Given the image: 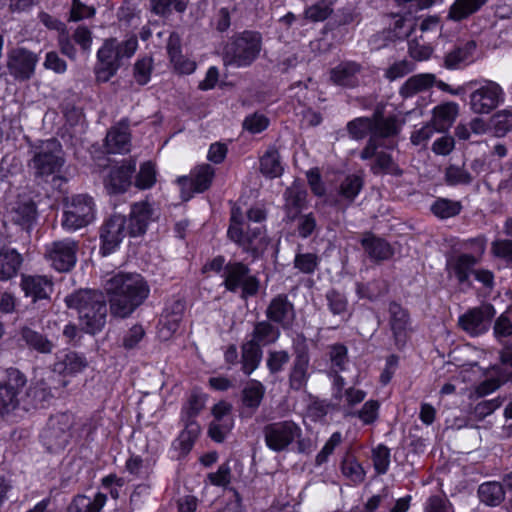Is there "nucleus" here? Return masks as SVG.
Listing matches in <instances>:
<instances>
[{
    "instance_id": "f257e3e1",
    "label": "nucleus",
    "mask_w": 512,
    "mask_h": 512,
    "mask_svg": "<svg viewBox=\"0 0 512 512\" xmlns=\"http://www.w3.org/2000/svg\"><path fill=\"white\" fill-rule=\"evenodd\" d=\"M104 288L110 295L112 313L119 317L130 315L150 293L147 281L138 273L119 272L106 280Z\"/></svg>"
},
{
    "instance_id": "f03ea898",
    "label": "nucleus",
    "mask_w": 512,
    "mask_h": 512,
    "mask_svg": "<svg viewBox=\"0 0 512 512\" xmlns=\"http://www.w3.org/2000/svg\"><path fill=\"white\" fill-rule=\"evenodd\" d=\"M265 219V212L260 207H253L247 212V220L238 208H233L228 237L245 252L257 255L267 245L265 229L261 222Z\"/></svg>"
},
{
    "instance_id": "7ed1b4c3",
    "label": "nucleus",
    "mask_w": 512,
    "mask_h": 512,
    "mask_svg": "<svg viewBox=\"0 0 512 512\" xmlns=\"http://www.w3.org/2000/svg\"><path fill=\"white\" fill-rule=\"evenodd\" d=\"M403 122L398 116L383 117L380 112H376L373 119L357 118L351 121L347 128L354 139H362L370 133L369 143L361 153V158L366 160L374 155L378 141L387 139L389 143H393L391 137L398 134Z\"/></svg>"
},
{
    "instance_id": "20e7f679",
    "label": "nucleus",
    "mask_w": 512,
    "mask_h": 512,
    "mask_svg": "<svg viewBox=\"0 0 512 512\" xmlns=\"http://www.w3.org/2000/svg\"><path fill=\"white\" fill-rule=\"evenodd\" d=\"M69 308L78 311L80 324L86 332L95 334L106 322L107 306L102 293L91 290H81L66 297Z\"/></svg>"
},
{
    "instance_id": "39448f33",
    "label": "nucleus",
    "mask_w": 512,
    "mask_h": 512,
    "mask_svg": "<svg viewBox=\"0 0 512 512\" xmlns=\"http://www.w3.org/2000/svg\"><path fill=\"white\" fill-rule=\"evenodd\" d=\"M137 48L138 41L135 36H131L121 43L115 38L105 40L97 52V79L107 82L116 74L120 67V61L132 57Z\"/></svg>"
},
{
    "instance_id": "423d86ee",
    "label": "nucleus",
    "mask_w": 512,
    "mask_h": 512,
    "mask_svg": "<svg viewBox=\"0 0 512 512\" xmlns=\"http://www.w3.org/2000/svg\"><path fill=\"white\" fill-rule=\"evenodd\" d=\"M501 366L504 372H501L499 367H492L483 372L476 364H470L461 369L460 375L463 382H474L484 376L485 379L477 386L476 391L479 395H487L494 392L503 382L512 378V345L503 349Z\"/></svg>"
},
{
    "instance_id": "0eeeda50",
    "label": "nucleus",
    "mask_w": 512,
    "mask_h": 512,
    "mask_svg": "<svg viewBox=\"0 0 512 512\" xmlns=\"http://www.w3.org/2000/svg\"><path fill=\"white\" fill-rule=\"evenodd\" d=\"M262 46L261 35L244 31L234 36L224 49V60L236 67H247L259 56Z\"/></svg>"
},
{
    "instance_id": "6e6552de",
    "label": "nucleus",
    "mask_w": 512,
    "mask_h": 512,
    "mask_svg": "<svg viewBox=\"0 0 512 512\" xmlns=\"http://www.w3.org/2000/svg\"><path fill=\"white\" fill-rule=\"evenodd\" d=\"M467 86L471 90L469 107L474 114H489L504 101V91L495 81L473 80Z\"/></svg>"
},
{
    "instance_id": "1a4fd4ad",
    "label": "nucleus",
    "mask_w": 512,
    "mask_h": 512,
    "mask_svg": "<svg viewBox=\"0 0 512 512\" xmlns=\"http://www.w3.org/2000/svg\"><path fill=\"white\" fill-rule=\"evenodd\" d=\"M62 146L56 139H49L41 142L36 148L32 160V168L40 177L53 176L59 178V173L64 165Z\"/></svg>"
},
{
    "instance_id": "9d476101",
    "label": "nucleus",
    "mask_w": 512,
    "mask_h": 512,
    "mask_svg": "<svg viewBox=\"0 0 512 512\" xmlns=\"http://www.w3.org/2000/svg\"><path fill=\"white\" fill-rule=\"evenodd\" d=\"M95 219V204L87 195H76L67 203L62 226L68 231L79 230Z\"/></svg>"
},
{
    "instance_id": "9b49d317",
    "label": "nucleus",
    "mask_w": 512,
    "mask_h": 512,
    "mask_svg": "<svg viewBox=\"0 0 512 512\" xmlns=\"http://www.w3.org/2000/svg\"><path fill=\"white\" fill-rule=\"evenodd\" d=\"M301 435V428L289 420L271 423L264 429L265 443L269 449L275 452L285 450Z\"/></svg>"
},
{
    "instance_id": "f8f14e48",
    "label": "nucleus",
    "mask_w": 512,
    "mask_h": 512,
    "mask_svg": "<svg viewBox=\"0 0 512 512\" xmlns=\"http://www.w3.org/2000/svg\"><path fill=\"white\" fill-rule=\"evenodd\" d=\"M224 285L231 292L241 289L243 297L256 294L259 288L257 279L249 274L248 268L242 263H230L225 266Z\"/></svg>"
},
{
    "instance_id": "ddd939ff",
    "label": "nucleus",
    "mask_w": 512,
    "mask_h": 512,
    "mask_svg": "<svg viewBox=\"0 0 512 512\" xmlns=\"http://www.w3.org/2000/svg\"><path fill=\"white\" fill-rule=\"evenodd\" d=\"M495 309L492 305L486 304L472 308L459 317L458 323L463 331L472 337L485 334L495 316Z\"/></svg>"
},
{
    "instance_id": "4468645a",
    "label": "nucleus",
    "mask_w": 512,
    "mask_h": 512,
    "mask_svg": "<svg viewBox=\"0 0 512 512\" xmlns=\"http://www.w3.org/2000/svg\"><path fill=\"white\" fill-rule=\"evenodd\" d=\"M77 250V242L73 239L56 241L46 246V258L55 270L66 272L76 264Z\"/></svg>"
},
{
    "instance_id": "2eb2a0df",
    "label": "nucleus",
    "mask_w": 512,
    "mask_h": 512,
    "mask_svg": "<svg viewBox=\"0 0 512 512\" xmlns=\"http://www.w3.org/2000/svg\"><path fill=\"white\" fill-rule=\"evenodd\" d=\"M126 218L122 215H113L101 228V252L103 255L113 253L125 238L127 232Z\"/></svg>"
},
{
    "instance_id": "dca6fc26",
    "label": "nucleus",
    "mask_w": 512,
    "mask_h": 512,
    "mask_svg": "<svg viewBox=\"0 0 512 512\" xmlns=\"http://www.w3.org/2000/svg\"><path fill=\"white\" fill-rule=\"evenodd\" d=\"M214 169L208 164H202L195 167L190 174V177H180L178 183L181 187V195L184 200L191 198L192 192H203L207 190L213 180Z\"/></svg>"
},
{
    "instance_id": "f3484780",
    "label": "nucleus",
    "mask_w": 512,
    "mask_h": 512,
    "mask_svg": "<svg viewBox=\"0 0 512 512\" xmlns=\"http://www.w3.org/2000/svg\"><path fill=\"white\" fill-rule=\"evenodd\" d=\"M213 420L209 426V436L216 442H222L234 427L232 405L220 401L212 407Z\"/></svg>"
},
{
    "instance_id": "a211bd4d",
    "label": "nucleus",
    "mask_w": 512,
    "mask_h": 512,
    "mask_svg": "<svg viewBox=\"0 0 512 512\" xmlns=\"http://www.w3.org/2000/svg\"><path fill=\"white\" fill-rule=\"evenodd\" d=\"M37 62L36 54L24 48H16L8 55L7 66L10 74L16 79L27 80L34 74Z\"/></svg>"
},
{
    "instance_id": "6ab92c4d",
    "label": "nucleus",
    "mask_w": 512,
    "mask_h": 512,
    "mask_svg": "<svg viewBox=\"0 0 512 512\" xmlns=\"http://www.w3.org/2000/svg\"><path fill=\"white\" fill-rule=\"evenodd\" d=\"M478 59L477 44L474 40L459 42L444 59V65L449 70L463 69Z\"/></svg>"
},
{
    "instance_id": "aec40b11",
    "label": "nucleus",
    "mask_w": 512,
    "mask_h": 512,
    "mask_svg": "<svg viewBox=\"0 0 512 512\" xmlns=\"http://www.w3.org/2000/svg\"><path fill=\"white\" fill-rule=\"evenodd\" d=\"M26 380L19 371L9 373L8 383L0 384V415L14 410L18 404V395Z\"/></svg>"
},
{
    "instance_id": "412c9836",
    "label": "nucleus",
    "mask_w": 512,
    "mask_h": 512,
    "mask_svg": "<svg viewBox=\"0 0 512 512\" xmlns=\"http://www.w3.org/2000/svg\"><path fill=\"white\" fill-rule=\"evenodd\" d=\"M71 427L70 417L66 414L50 418L43 438L51 448H63L68 442Z\"/></svg>"
},
{
    "instance_id": "4be33fe9",
    "label": "nucleus",
    "mask_w": 512,
    "mask_h": 512,
    "mask_svg": "<svg viewBox=\"0 0 512 512\" xmlns=\"http://www.w3.org/2000/svg\"><path fill=\"white\" fill-rule=\"evenodd\" d=\"M266 316L282 328H290L295 320L294 306L286 296L279 295L271 300L266 310Z\"/></svg>"
},
{
    "instance_id": "5701e85b",
    "label": "nucleus",
    "mask_w": 512,
    "mask_h": 512,
    "mask_svg": "<svg viewBox=\"0 0 512 512\" xmlns=\"http://www.w3.org/2000/svg\"><path fill=\"white\" fill-rule=\"evenodd\" d=\"M154 209L147 202L135 203L130 211L127 232L130 236H139L145 233L149 223L154 220Z\"/></svg>"
},
{
    "instance_id": "b1692460",
    "label": "nucleus",
    "mask_w": 512,
    "mask_h": 512,
    "mask_svg": "<svg viewBox=\"0 0 512 512\" xmlns=\"http://www.w3.org/2000/svg\"><path fill=\"white\" fill-rule=\"evenodd\" d=\"M184 309L185 303L181 300H175L166 306L158 330L161 339H170L178 330Z\"/></svg>"
},
{
    "instance_id": "393cba45",
    "label": "nucleus",
    "mask_w": 512,
    "mask_h": 512,
    "mask_svg": "<svg viewBox=\"0 0 512 512\" xmlns=\"http://www.w3.org/2000/svg\"><path fill=\"white\" fill-rule=\"evenodd\" d=\"M478 258L469 254H461L452 257L447 262L448 275L455 278L459 284H470V277L474 272V266Z\"/></svg>"
},
{
    "instance_id": "a878e982",
    "label": "nucleus",
    "mask_w": 512,
    "mask_h": 512,
    "mask_svg": "<svg viewBox=\"0 0 512 512\" xmlns=\"http://www.w3.org/2000/svg\"><path fill=\"white\" fill-rule=\"evenodd\" d=\"M459 104L448 101L438 104L432 109L431 125L437 132L449 130L459 114Z\"/></svg>"
},
{
    "instance_id": "bb28decb",
    "label": "nucleus",
    "mask_w": 512,
    "mask_h": 512,
    "mask_svg": "<svg viewBox=\"0 0 512 512\" xmlns=\"http://www.w3.org/2000/svg\"><path fill=\"white\" fill-rule=\"evenodd\" d=\"M21 288L26 297L32 298L33 301L47 299L52 291L53 284L50 279L45 276L27 275L22 276Z\"/></svg>"
},
{
    "instance_id": "cd10ccee",
    "label": "nucleus",
    "mask_w": 512,
    "mask_h": 512,
    "mask_svg": "<svg viewBox=\"0 0 512 512\" xmlns=\"http://www.w3.org/2000/svg\"><path fill=\"white\" fill-rule=\"evenodd\" d=\"M135 168V161L125 162L121 166L113 168L108 178L105 180L107 190L110 193H121L126 191L131 185V177Z\"/></svg>"
},
{
    "instance_id": "c85d7f7f",
    "label": "nucleus",
    "mask_w": 512,
    "mask_h": 512,
    "mask_svg": "<svg viewBox=\"0 0 512 512\" xmlns=\"http://www.w3.org/2000/svg\"><path fill=\"white\" fill-rule=\"evenodd\" d=\"M88 366L86 358L76 352H67L57 356L54 371L63 377H75Z\"/></svg>"
},
{
    "instance_id": "c756f323",
    "label": "nucleus",
    "mask_w": 512,
    "mask_h": 512,
    "mask_svg": "<svg viewBox=\"0 0 512 512\" xmlns=\"http://www.w3.org/2000/svg\"><path fill=\"white\" fill-rule=\"evenodd\" d=\"M332 377L333 397L339 401H343L344 406L352 408L365 399L367 393L364 390L355 387H349L343 390L345 386L344 378L340 375H333Z\"/></svg>"
},
{
    "instance_id": "7c9ffc66",
    "label": "nucleus",
    "mask_w": 512,
    "mask_h": 512,
    "mask_svg": "<svg viewBox=\"0 0 512 512\" xmlns=\"http://www.w3.org/2000/svg\"><path fill=\"white\" fill-rule=\"evenodd\" d=\"M131 141L128 125L120 123L110 129L106 136V148L109 153H127L130 151Z\"/></svg>"
},
{
    "instance_id": "2f4dec72",
    "label": "nucleus",
    "mask_w": 512,
    "mask_h": 512,
    "mask_svg": "<svg viewBox=\"0 0 512 512\" xmlns=\"http://www.w3.org/2000/svg\"><path fill=\"white\" fill-rule=\"evenodd\" d=\"M200 426L195 421H189L186 427L172 443L173 457L181 458L186 456L192 449L195 440L199 436Z\"/></svg>"
},
{
    "instance_id": "473e14b6",
    "label": "nucleus",
    "mask_w": 512,
    "mask_h": 512,
    "mask_svg": "<svg viewBox=\"0 0 512 512\" xmlns=\"http://www.w3.org/2000/svg\"><path fill=\"white\" fill-rule=\"evenodd\" d=\"M22 264L21 255L13 248H0V281L15 277Z\"/></svg>"
},
{
    "instance_id": "72a5a7b5",
    "label": "nucleus",
    "mask_w": 512,
    "mask_h": 512,
    "mask_svg": "<svg viewBox=\"0 0 512 512\" xmlns=\"http://www.w3.org/2000/svg\"><path fill=\"white\" fill-rule=\"evenodd\" d=\"M391 315L390 324L397 345H403L406 341L408 315L406 311L398 304L392 303L389 307Z\"/></svg>"
},
{
    "instance_id": "f704fd0d",
    "label": "nucleus",
    "mask_w": 512,
    "mask_h": 512,
    "mask_svg": "<svg viewBox=\"0 0 512 512\" xmlns=\"http://www.w3.org/2000/svg\"><path fill=\"white\" fill-rule=\"evenodd\" d=\"M436 83V77L431 73L417 74L410 77L400 89L403 97H411L416 93L430 89Z\"/></svg>"
},
{
    "instance_id": "c9c22d12",
    "label": "nucleus",
    "mask_w": 512,
    "mask_h": 512,
    "mask_svg": "<svg viewBox=\"0 0 512 512\" xmlns=\"http://www.w3.org/2000/svg\"><path fill=\"white\" fill-rule=\"evenodd\" d=\"M395 136H392L391 139L393 143H389L387 139L378 141L376 143V149L374 150V155L372 157H376V163L372 166V171L374 173H391L395 174L398 172L397 166L394 164L391 156L384 151H378L380 146H385L386 148H393L395 146Z\"/></svg>"
},
{
    "instance_id": "e433bc0d",
    "label": "nucleus",
    "mask_w": 512,
    "mask_h": 512,
    "mask_svg": "<svg viewBox=\"0 0 512 512\" xmlns=\"http://www.w3.org/2000/svg\"><path fill=\"white\" fill-rule=\"evenodd\" d=\"M359 67L352 62H345L339 64L331 70V80L341 86L351 87L357 83V74Z\"/></svg>"
},
{
    "instance_id": "4c0bfd02",
    "label": "nucleus",
    "mask_w": 512,
    "mask_h": 512,
    "mask_svg": "<svg viewBox=\"0 0 512 512\" xmlns=\"http://www.w3.org/2000/svg\"><path fill=\"white\" fill-rule=\"evenodd\" d=\"M107 501L105 494L97 493L94 498L78 495L69 507V512H101Z\"/></svg>"
},
{
    "instance_id": "58836bf2",
    "label": "nucleus",
    "mask_w": 512,
    "mask_h": 512,
    "mask_svg": "<svg viewBox=\"0 0 512 512\" xmlns=\"http://www.w3.org/2000/svg\"><path fill=\"white\" fill-rule=\"evenodd\" d=\"M265 394V387L257 380H250L242 391V404L251 412L260 406Z\"/></svg>"
},
{
    "instance_id": "ea45409f",
    "label": "nucleus",
    "mask_w": 512,
    "mask_h": 512,
    "mask_svg": "<svg viewBox=\"0 0 512 512\" xmlns=\"http://www.w3.org/2000/svg\"><path fill=\"white\" fill-rule=\"evenodd\" d=\"M309 356L306 352H301L296 356L293 369L290 374V385L293 389L303 388L308 380Z\"/></svg>"
},
{
    "instance_id": "a19ab883",
    "label": "nucleus",
    "mask_w": 512,
    "mask_h": 512,
    "mask_svg": "<svg viewBox=\"0 0 512 512\" xmlns=\"http://www.w3.org/2000/svg\"><path fill=\"white\" fill-rule=\"evenodd\" d=\"M488 0H455L449 10V18L460 21L477 12Z\"/></svg>"
},
{
    "instance_id": "79ce46f5",
    "label": "nucleus",
    "mask_w": 512,
    "mask_h": 512,
    "mask_svg": "<svg viewBox=\"0 0 512 512\" xmlns=\"http://www.w3.org/2000/svg\"><path fill=\"white\" fill-rule=\"evenodd\" d=\"M262 357L260 345L255 341H248L242 347L243 371L250 375L259 365Z\"/></svg>"
},
{
    "instance_id": "37998d69",
    "label": "nucleus",
    "mask_w": 512,
    "mask_h": 512,
    "mask_svg": "<svg viewBox=\"0 0 512 512\" xmlns=\"http://www.w3.org/2000/svg\"><path fill=\"white\" fill-rule=\"evenodd\" d=\"M362 245L372 258L384 260L388 259L392 255L390 245L384 240L376 238L373 235H366L362 239Z\"/></svg>"
},
{
    "instance_id": "c03bdc74",
    "label": "nucleus",
    "mask_w": 512,
    "mask_h": 512,
    "mask_svg": "<svg viewBox=\"0 0 512 512\" xmlns=\"http://www.w3.org/2000/svg\"><path fill=\"white\" fill-rule=\"evenodd\" d=\"M490 129L497 137L506 135L512 129V109H503L493 114L490 119Z\"/></svg>"
},
{
    "instance_id": "a18cd8bd",
    "label": "nucleus",
    "mask_w": 512,
    "mask_h": 512,
    "mask_svg": "<svg viewBox=\"0 0 512 512\" xmlns=\"http://www.w3.org/2000/svg\"><path fill=\"white\" fill-rule=\"evenodd\" d=\"M478 493L481 501L490 506H496L504 499L503 487L498 482L481 484Z\"/></svg>"
},
{
    "instance_id": "49530a36",
    "label": "nucleus",
    "mask_w": 512,
    "mask_h": 512,
    "mask_svg": "<svg viewBox=\"0 0 512 512\" xmlns=\"http://www.w3.org/2000/svg\"><path fill=\"white\" fill-rule=\"evenodd\" d=\"M261 172L270 178L281 176L283 167L280 162L279 154L274 149H269L260 159Z\"/></svg>"
},
{
    "instance_id": "de8ad7c7",
    "label": "nucleus",
    "mask_w": 512,
    "mask_h": 512,
    "mask_svg": "<svg viewBox=\"0 0 512 512\" xmlns=\"http://www.w3.org/2000/svg\"><path fill=\"white\" fill-rule=\"evenodd\" d=\"M280 337V331L266 321L256 324L253 331L252 341L258 345H267L274 343Z\"/></svg>"
},
{
    "instance_id": "09e8293b",
    "label": "nucleus",
    "mask_w": 512,
    "mask_h": 512,
    "mask_svg": "<svg viewBox=\"0 0 512 512\" xmlns=\"http://www.w3.org/2000/svg\"><path fill=\"white\" fill-rule=\"evenodd\" d=\"M285 198L289 214L291 217H295L304 205L306 192L298 184H294L287 189Z\"/></svg>"
},
{
    "instance_id": "8fccbe9b",
    "label": "nucleus",
    "mask_w": 512,
    "mask_h": 512,
    "mask_svg": "<svg viewBox=\"0 0 512 512\" xmlns=\"http://www.w3.org/2000/svg\"><path fill=\"white\" fill-rule=\"evenodd\" d=\"M22 339L26 344L41 353H49L52 350V344L45 337L30 328H23L21 331Z\"/></svg>"
},
{
    "instance_id": "3c124183",
    "label": "nucleus",
    "mask_w": 512,
    "mask_h": 512,
    "mask_svg": "<svg viewBox=\"0 0 512 512\" xmlns=\"http://www.w3.org/2000/svg\"><path fill=\"white\" fill-rule=\"evenodd\" d=\"M435 216L446 219L460 213L461 204L458 201H452L445 198L437 199L431 207Z\"/></svg>"
},
{
    "instance_id": "603ef678",
    "label": "nucleus",
    "mask_w": 512,
    "mask_h": 512,
    "mask_svg": "<svg viewBox=\"0 0 512 512\" xmlns=\"http://www.w3.org/2000/svg\"><path fill=\"white\" fill-rule=\"evenodd\" d=\"M379 409V401L370 399L357 412L349 414L358 417L364 425H370L378 419Z\"/></svg>"
},
{
    "instance_id": "864d4df0",
    "label": "nucleus",
    "mask_w": 512,
    "mask_h": 512,
    "mask_svg": "<svg viewBox=\"0 0 512 512\" xmlns=\"http://www.w3.org/2000/svg\"><path fill=\"white\" fill-rule=\"evenodd\" d=\"M332 4V1L320 0L305 10V17L314 22L324 21L333 11Z\"/></svg>"
},
{
    "instance_id": "5fc2aeb1",
    "label": "nucleus",
    "mask_w": 512,
    "mask_h": 512,
    "mask_svg": "<svg viewBox=\"0 0 512 512\" xmlns=\"http://www.w3.org/2000/svg\"><path fill=\"white\" fill-rule=\"evenodd\" d=\"M420 38V40L414 39L409 42V53L414 59L423 61L431 56L433 48L428 43L430 37H423L421 35Z\"/></svg>"
},
{
    "instance_id": "6e6d98bb",
    "label": "nucleus",
    "mask_w": 512,
    "mask_h": 512,
    "mask_svg": "<svg viewBox=\"0 0 512 512\" xmlns=\"http://www.w3.org/2000/svg\"><path fill=\"white\" fill-rule=\"evenodd\" d=\"M156 182V170L154 164L145 162L141 165L136 177L135 185L139 189H149Z\"/></svg>"
},
{
    "instance_id": "4d7b16f0",
    "label": "nucleus",
    "mask_w": 512,
    "mask_h": 512,
    "mask_svg": "<svg viewBox=\"0 0 512 512\" xmlns=\"http://www.w3.org/2000/svg\"><path fill=\"white\" fill-rule=\"evenodd\" d=\"M153 69V60L151 57H143L134 65V77L138 84L145 85L150 81Z\"/></svg>"
},
{
    "instance_id": "13d9d810",
    "label": "nucleus",
    "mask_w": 512,
    "mask_h": 512,
    "mask_svg": "<svg viewBox=\"0 0 512 512\" xmlns=\"http://www.w3.org/2000/svg\"><path fill=\"white\" fill-rule=\"evenodd\" d=\"M326 299L331 313L345 317L348 303L346 297L343 294L332 290L327 293Z\"/></svg>"
},
{
    "instance_id": "bf43d9fd",
    "label": "nucleus",
    "mask_w": 512,
    "mask_h": 512,
    "mask_svg": "<svg viewBox=\"0 0 512 512\" xmlns=\"http://www.w3.org/2000/svg\"><path fill=\"white\" fill-rule=\"evenodd\" d=\"M362 185L363 181L360 176H347L341 184L340 193L344 198L353 200L359 194Z\"/></svg>"
},
{
    "instance_id": "052dcab7",
    "label": "nucleus",
    "mask_w": 512,
    "mask_h": 512,
    "mask_svg": "<svg viewBox=\"0 0 512 512\" xmlns=\"http://www.w3.org/2000/svg\"><path fill=\"white\" fill-rule=\"evenodd\" d=\"M331 370L335 375L345 369L347 361V349L345 346L337 344L330 350Z\"/></svg>"
},
{
    "instance_id": "680f3d73",
    "label": "nucleus",
    "mask_w": 512,
    "mask_h": 512,
    "mask_svg": "<svg viewBox=\"0 0 512 512\" xmlns=\"http://www.w3.org/2000/svg\"><path fill=\"white\" fill-rule=\"evenodd\" d=\"M342 435L340 432L333 433L327 440L323 448L317 454L315 462L317 465H322L327 462L329 456L334 452L335 448L341 443Z\"/></svg>"
},
{
    "instance_id": "e2e57ef3",
    "label": "nucleus",
    "mask_w": 512,
    "mask_h": 512,
    "mask_svg": "<svg viewBox=\"0 0 512 512\" xmlns=\"http://www.w3.org/2000/svg\"><path fill=\"white\" fill-rule=\"evenodd\" d=\"M373 463L379 474H384L390 464L389 449L383 445H379L373 450Z\"/></svg>"
},
{
    "instance_id": "0e129e2a",
    "label": "nucleus",
    "mask_w": 512,
    "mask_h": 512,
    "mask_svg": "<svg viewBox=\"0 0 512 512\" xmlns=\"http://www.w3.org/2000/svg\"><path fill=\"white\" fill-rule=\"evenodd\" d=\"M12 219L18 224L29 223L35 216V205L32 202H26L14 208Z\"/></svg>"
},
{
    "instance_id": "69168bd1",
    "label": "nucleus",
    "mask_w": 512,
    "mask_h": 512,
    "mask_svg": "<svg viewBox=\"0 0 512 512\" xmlns=\"http://www.w3.org/2000/svg\"><path fill=\"white\" fill-rule=\"evenodd\" d=\"M295 267L303 273H313L318 266V257L313 253L297 254Z\"/></svg>"
},
{
    "instance_id": "338daca9",
    "label": "nucleus",
    "mask_w": 512,
    "mask_h": 512,
    "mask_svg": "<svg viewBox=\"0 0 512 512\" xmlns=\"http://www.w3.org/2000/svg\"><path fill=\"white\" fill-rule=\"evenodd\" d=\"M342 473L352 482H361L364 479V470L361 465L352 459H346L342 463Z\"/></svg>"
},
{
    "instance_id": "774afa93",
    "label": "nucleus",
    "mask_w": 512,
    "mask_h": 512,
    "mask_svg": "<svg viewBox=\"0 0 512 512\" xmlns=\"http://www.w3.org/2000/svg\"><path fill=\"white\" fill-rule=\"evenodd\" d=\"M413 69H414V66L411 62H409L407 60H400V61L393 63L386 70L385 76L390 81H394L398 78H401V77L407 75Z\"/></svg>"
}]
</instances>
